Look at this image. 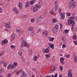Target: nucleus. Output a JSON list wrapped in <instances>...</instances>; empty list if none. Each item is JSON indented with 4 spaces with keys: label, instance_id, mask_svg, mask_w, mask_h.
Wrapping results in <instances>:
<instances>
[{
    "label": "nucleus",
    "instance_id": "obj_17",
    "mask_svg": "<svg viewBox=\"0 0 77 77\" xmlns=\"http://www.w3.org/2000/svg\"><path fill=\"white\" fill-rule=\"evenodd\" d=\"M23 74L20 75V77H26V73L24 72H23Z\"/></svg>",
    "mask_w": 77,
    "mask_h": 77
},
{
    "label": "nucleus",
    "instance_id": "obj_54",
    "mask_svg": "<svg viewBox=\"0 0 77 77\" xmlns=\"http://www.w3.org/2000/svg\"><path fill=\"white\" fill-rule=\"evenodd\" d=\"M5 53V51H3L2 52H1V54H3V53Z\"/></svg>",
    "mask_w": 77,
    "mask_h": 77
},
{
    "label": "nucleus",
    "instance_id": "obj_34",
    "mask_svg": "<svg viewBox=\"0 0 77 77\" xmlns=\"http://www.w3.org/2000/svg\"><path fill=\"white\" fill-rule=\"evenodd\" d=\"M33 60H34L35 61H36V60H37V57H35L33 58Z\"/></svg>",
    "mask_w": 77,
    "mask_h": 77
},
{
    "label": "nucleus",
    "instance_id": "obj_25",
    "mask_svg": "<svg viewBox=\"0 0 77 77\" xmlns=\"http://www.w3.org/2000/svg\"><path fill=\"white\" fill-rule=\"evenodd\" d=\"M0 72L1 73H3L4 72V71L3 70V69L1 68L0 69Z\"/></svg>",
    "mask_w": 77,
    "mask_h": 77
},
{
    "label": "nucleus",
    "instance_id": "obj_10",
    "mask_svg": "<svg viewBox=\"0 0 77 77\" xmlns=\"http://www.w3.org/2000/svg\"><path fill=\"white\" fill-rule=\"evenodd\" d=\"M42 17L41 16H40L37 19V22L38 23H41L42 21Z\"/></svg>",
    "mask_w": 77,
    "mask_h": 77
},
{
    "label": "nucleus",
    "instance_id": "obj_37",
    "mask_svg": "<svg viewBox=\"0 0 77 77\" xmlns=\"http://www.w3.org/2000/svg\"><path fill=\"white\" fill-rule=\"evenodd\" d=\"M60 30H62V24L61 23H60Z\"/></svg>",
    "mask_w": 77,
    "mask_h": 77
},
{
    "label": "nucleus",
    "instance_id": "obj_2",
    "mask_svg": "<svg viewBox=\"0 0 77 77\" xmlns=\"http://www.w3.org/2000/svg\"><path fill=\"white\" fill-rule=\"evenodd\" d=\"M68 22H66V25H70V24H75V22L74 20L69 19V18H68L67 20Z\"/></svg>",
    "mask_w": 77,
    "mask_h": 77
},
{
    "label": "nucleus",
    "instance_id": "obj_39",
    "mask_svg": "<svg viewBox=\"0 0 77 77\" xmlns=\"http://www.w3.org/2000/svg\"><path fill=\"white\" fill-rule=\"evenodd\" d=\"M64 60V58L63 57H61L60 58V61H63Z\"/></svg>",
    "mask_w": 77,
    "mask_h": 77
},
{
    "label": "nucleus",
    "instance_id": "obj_9",
    "mask_svg": "<svg viewBox=\"0 0 77 77\" xmlns=\"http://www.w3.org/2000/svg\"><path fill=\"white\" fill-rule=\"evenodd\" d=\"M73 57L74 59V61L75 62H77V57L75 54H73Z\"/></svg>",
    "mask_w": 77,
    "mask_h": 77
},
{
    "label": "nucleus",
    "instance_id": "obj_30",
    "mask_svg": "<svg viewBox=\"0 0 77 77\" xmlns=\"http://www.w3.org/2000/svg\"><path fill=\"white\" fill-rule=\"evenodd\" d=\"M3 66L5 67H6L7 66V63L6 62H5V63L3 64Z\"/></svg>",
    "mask_w": 77,
    "mask_h": 77
},
{
    "label": "nucleus",
    "instance_id": "obj_24",
    "mask_svg": "<svg viewBox=\"0 0 77 77\" xmlns=\"http://www.w3.org/2000/svg\"><path fill=\"white\" fill-rule=\"evenodd\" d=\"M52 22L53 23H56L57 22V20L56 19H52Z\"/></svg>",
    "mask_w": 77,
    "mask_h": 77
},
{
    "label": "nucleus",
    "instance_id": "obj_19",
    "mask_svg": "<svg viewBox=\"0 0 77 77\" xmlns=\"http://www.w3.org/2000/svg\"><path fill=\"white\" fill-rule=\"evenodd\" d=\"M18 5L19 7V8H22V7H23V4H22V3L20 2H19Z\"/></svg>",
    "mask_w": 77,
    "mask_h": 77
},
{
    "label": "nucleus",
    "instance_id": "obj_23",
    "mask_svg": "<svg viewBox=\"0 0 77 77\" xmlns=\"http://www.w3.org/2000/svg\"><path fill=\"white\" fill-rule=\"evenodd\" d=\"M49 51V49L48 48H46L45 50V53H48Z\"/></svg>",
    "mask_w": 77,
    "mask_h": 77
},
{
    "label": "nucleus",
    "instance_id": "obj_35",
    "mask_svg": "<svg viewBox=\"0 0 77 77\" xmlns=\"http://www.w3.org/2000/svg\"><path fill=\"white\" fill-rule=\"evenodd\" d=\"M18 54H19V55H22V52L20 51H18Z\"/></svg>",
    "mask_w": 77,
    "mask_h": 77
},
{
    "label": "nucleus",
    "instance_id": "obj_43",
    "mask_svg": "<svg viewBox=\"0 0 77 77\" xmlns=\"http://www.w3.org/2000/svg\"><path fill=\"white\" fill-rule=\"evenodd\" d=\"M34 2L33 1H31L30 2V4L31 5H33Z\"/></svg>",
    "mask_w": 77,
    "mask_h": 77
},
{
    "label": "nucleus",
    "instance_id": "obj_38",
    "mask_svg": "<svg viewBox=\"0 0 77 77\" xmlns=\"http://www.w3.org/2000/svg\"><path fill=\"white\" fill-rule=\"evenodd\" d=\"M16 30V32L17 33H18V32H19V33H20V30L19 29H17Z\"/></svg>",
    "mask_w": 77,
    "mask_h": 77
},
{
    "label": "nucleus",
    "instance_id": "obj_14",
    "mask_svg": "<svg viewBox=\"0 0 77 77\" xmlns=\"http://www.w3.org/2000/svg\"><path fill=\"white\" fill-rule=\"evenodd\" d=\"M11 41H13L15 38L14 35L13 34V35H11Z\"/></svg>",
    "mask_w": 77,
    "mask_h": 77
},
{
    "label": "nucleus",
    "instance_id": "obj_27",
    "mask_svg": "<svg viewBox=\"0 0 77 77\" xmlns=\"http://www.w3.org/2000/svg\"><path fill=\"white\" fill-rule=\"evenodd\" d=\"M45 56H46L47 58H48V57H50V54H46L45 55Z\"/></svg>",
    "mask_w": 77,
    "mask_h": 77
},
{
    "label": "nucleus",
    "instance_id": "obj_49",
    "mask_svg": "<svg viewBox=\"0 0 77 77\" xmlns=\"http://www.w3.org/2000/svg\"><path fill=\"white\" fill-rule=\"evenodd\" d=\"M74 44L75 45H77V41H74Z\"/></svg>",
    "mask_w": 77,
    "mask_h": 77
},
{
    "label": "nucleus",
    "instance_id": "obj_48",
    "mask_svg": "<svg viewBox=\"0 0 77 77\" xmlns=\"http://www.w3.org/2000/svg\"><path fill=\"white\" fill-rule=\"evenodd\" d=\"M55 28L56 29H57L59 28V26H58V25H56L55 26Z\"/></svg>",
    "mask_w": 77,
    "mask_h": 77
},
{
    "label": "nucleus",
    "instance_id": "obj_31",
    "mask_svg": "<svg viewBox=\"0 0 77 77\" xmlns=\"http://www.w3.org/2000/svg\"><path fill=\"white\" fill-rule=\"evenodd\" d=\"M60 69L61 71V72H62V70L63 69V67L62 66H60Z\"/></svg>",
    "mask_w": 77,
    "mask_h": 77
},
{
    "label": "nucleus",
    "instance_id": "obj_42",
    "mask_svg": "<svg viewBox=\"0 0 77 77\" xmlns=\"http://www.w3.org/2000/svg\"><path fill=\"white\" fill-rule=\"evenodd\" d=\"M34 8H38V5H35Z\"/></svg>",
    "mask_w": 77,
    "mask_h": 77
},
{
    "label": "nucleus",
    "instance_id": "obj_1",
    "mask_svg": "<svg viewBox=\"0 0 77 77\" xmlns=\"http://www.w3.org/2000/svg\"><path fill=\"white\" fill-rule=\"evenodd\" d=\"M74 0H71V1L69 3V4L68 8L70 9H74L75 8V6H76V4L75 2L73 1Z\"/></svg>",
    "mask_w": 77,
    "mask_h": 77
},
{
    "label": "nucleus",
    "instance_id": "obj_3",
    "mask_svg": "<svg viewBox=\"0 0 77 77\" xmlns=\"http://www.w3.org/2000/svg\"><path fill=\"white\" fill-rule=\"evenodd\" d=\"M22 43L20 45V47H23V46H24L25 47L29 48V47H30V45L27 44L26 42H22Z\"/></svg>",
    "mask_w": 77,
    "mask_h": 77
},
{
    "label": "nucleus",
    "instance_id": "obj_7",
    "mask_svg": "<svg viewBox=\"0 0 77 77\" xmlns=\"http://www.w3.org/2000/svg\"><path fill=\"white\" fill-rule=\"evenodd\" d=\"M69 18L73 20H75V14L74 13H72V17H69Z\"/></svg>",
    "mask_w": 77,
    "mask_h": 77
},
{
    "label": "nucleus",
    "instance_id": "obj_61",
    "mask_svg": "<svg viewBox=\"0 0 77 77\" xmlns=\"http://www.w3.org/2000/svg\"><path fill=\"white\" fill-rule=\"evenodd\" d=\"M58 11H62V9L61 8L60 9H59Z\"/></svg>",
    "mask_w": 77,
    "mask_h": 77
},
{
    "label": "nucleus",
    "instance_id": "obj_8",
    "mask_svg": "<svg viewBox=\"0 0 77 77\" xmlns=\"http://www.w3.org/2000/svg\"><path fill=\"white\" fill-rule=\"evenodd\" d=\"M8 41V40L7 39H5L4 40H3L2 41V45H4L5 44H7Z\"/></svg>",
    "mask_w": 77,
    "mask_h": 77
},
{
    "label": "nucleus",
    "instance_id": "obj_47",
    "mask_svg": "<svg viewBox=\"0 0 77 77\" xmlns=\"http://www.w3.org/2000/svg\"><path fill=\"white\" fill-rule=\"evenodd\" d=\"M11 48H15V46L14 45H11Z\"/></svg>",
    "mask_w": 77,
    "mask_h": 77
},
{
    "label": "nucleus",
    "instance_id": "obj_57",
    "mask_svg": "<svg viewBox=\"0 0 77 77\" xmlns=\"http://www.w3.org/2000/svg\"><path fill=\"white\" fill-rule=\"evenodd\" d=\"M60 63H61L62 64H63V61H60Z\"/></svg>",
    "mask_w": 77,
    "mask_h": 77
},
{
    "label": "nucleus",
    "instance_id": "obj_6",
    "mask_svg": "<svg viewBox=\"0 0 77 77\" xmlns=\"http://www.w3.org/2000/svg\"><path fill=\"white\" fill-rule=\"evenodd\" d=\"M14 66H13V65L12 64H10L8 66L7 68L8 69H10L12 70L14 68Z\"/></svg>",
    "mask_w": 77,
    "mask_h": 77
},
{
    "label": "nucleus",
    "instance_id": "obj_13",
    "mask_svg": "<svg viewBox=\"0 0 77 77\" xmlns=\"http://www.w3.org/2000/svg\"><path fill=\"white\" fill-rule=\"evenodd\" d=\"M13 11H14V12L16 14H18L19 12V11L17 9V8H13Z\"/></svg>",
    "mask_w": 77,
    "mask_h": 77
},
{
    "label": "nucleus",
    "instance_id": "obj_20",
    "mask_svg": "<svg viewBox=\"0 0 77 77\" xmlns=\"http://www.w3.org/2000/svg\"><path fill=\"white\" fill-rule=\"evenodd\" d=\"M72 73H71V71L70 70H69L68 71V76H69L70 75H71Z\"/></svg>",
    "mask_w": 77,
    "mask_h": 77
},
{
    "label": "nucleus",
    "instance_id": "obj_55",
    "mask_svg": "<svg viewBox=\"0 0 77 77\" xmlns=\"http://www.w3.org/2000/svg\"><path fill=\"white\" fill-rule=\"evenodd\" d=\"M2 12V8H0V13Z\"/></svg>",
    "mask_w": 77,
    "mask_h": 77
},
{
    "label": "nucleus",
    "instance_id": "obj_32",
    "mask_svg": "<svg viewBox=\"0 0 77 77\" xmlns=\"http://www.w3.org/2000/svg\"><path fill=\"white\" fill-rule=\"evenodd\" d=\"M21 42H25V41L24 40V38H21Z\"/></svg>",
    "mask_w": 77,
    "mask_h": 77
},
{
    "label": "nucleus",
    "instance_id": "obj_50",
    "mask_svg": "<svg viewBox=\"0 0 77 77\" xmlns=\"http://www.w3.org/2000/svg\"><path fill=\"white\" fill-rule=\"evenodd\" d=\"M20 74V72L19 71H17V72H16V74L17 75H18Z\"/></svg>",
    "mask_w": 77,
    "mask_h": 77
},
{
    "label": "nucleus",
    "instance_id": "obj_15",
    "mask_svg": "<svg viewBox=\"0 0 77 77\" xmlns=\"http://www.w3.org/2000/svg\"><path fill=\"white\" fill-rule=\"evenodd\" d=\"M51 71H55V67L54 66H52V67H51Z\"/></svg>",
    "mask_w": 77,
    "mask_h": 77
},
{
    "label": "nucleus",
    "instance_id": "obj_16",
    "mask_svg": "<svg viewBox=\"0 0 77 77\" xmlns=\"http://www.w3.org/2000/svg\"><path fill=\"white\" fill-rule=\"evenodd\" d=\"M13 66H14V68L16 67V66H18V63H17L16 62H14V63L13 65Z\"/></svg>",
    "mask_w": 77,
    "mask_h": 77
},
{
    "label": "nucleus",
    "instance_id": "obj_33",
    "mask_svg": "<svg viewBox=\"0 0 77 77\" xmlns=\"http://www.w3.org/2000/svg\"><path fill=\"white\" fill-rule=\"evenodd\" d=\"M39 2H39V4H40V5H42V3H43L42 0H40Z\"/></svg>",
    "mask_w": 77,
    "mask_h": 77
},
{
    "label": "nucleus",
    "instance_id": "obj_22",
    "mask_svg": "<svg viewBox=\"0 0 77 77\" xmlns=\"http://www.w3.org/2000/svg\"><path fill=\"white\" fill-rule=\"evenodd\" d=\"M30 6V4L29 3L27 2L26 4L25 5V7L27 8V7H29Z\"/></svg>",
    "mask_w": 77,
    "mask_h": 77
},
{
    "label": "nucleus",
    "instance_id": "obj_36",
    "mask_svg": "<svg viewBox=\"0 0 77 77\" xmlns=\"http://www.w3.org/2000/svg\"><path fill=\"white\" fill-rule=\"evenodd\" d=\"M66 14L67 16H68V17H69L70 16V15H71V14H70V13H67Z\"/></svg>",
    "mask_w": 77,
    "mask_h": 77
},
{
    "label": "nucleus",
    "instance_id": "obj_52",
    "mask_svg": "<svg viewBox=\"0 0 77 77\" xmlns=\"http://www.w3.org/2000/svg\"><path fill=\"white\" fill-rule=\"evenodd\" d=\"M1 63H2V64H4V63H5V61H1Z\"/></svg>",
    "mask_w": 77,
    "mask_h": 77
},
{
    "label": "nucleus",
    "instance_id": "obj_40",
    "mask_svg": "<svg viewBox=\"0 0 77 77\" xmlns=\"http://www.w3.org/2000/svg\"><path fill=\"white\" fill-rule=\"evenodd\" d=\"M12 76V73H9L8 74L7 77H10V76Z\"/></svg>",
    "mask_w": 77,
    "mask_h": 77
},
{
    "label": "nucleus",
    "instance_id": "obj_12",
    "mask_svg": "<svg viewBox=\"0 0 77 77\" xmlns=\"http://www.w3.org/2000/svg\"><path fill=\"white\" fill-rule=\"evenodd\" d=\"M4 24L7 28H11V26H10L9 24H7L6 23H4Z\"/></svg>",
    "mask_w": 77,
    "mask_h": 77
},
{
    "label": "nucleus",
    "instance_id": "obj_29",
    "mask_svg": "<svg viewBox=\"0 0 77 77\" xmlns=\"http://www.w3.org/2000/svg\"><path fill=\"white\" fill-rule=\"evenodd\" d=\"M74 26V24L72 25V27L71 28V30H72V32H73V31L74 30V26Z\"/></svg>",
    "mask_w": 77,
    "mask_h": 77
},
{
    "label": "nucleus",
    "instance_id": "obj_64",
    "mask_svg": "<svg viewBox=\"0 0 77 77\" xmlns=\"http://www.w3.org/2000/svg\"><path fill=\"white\" fill-rule=\"evenodd\" d=\"M51 76H46L45 77H51Z\"/></svg>",
    "mask_w": 77,
    "mask_h": 77
},
{
    "label": "nucleus",
    "instance_id": "obj_56",
    "mask_svg": "<svg viewBox=\"0 0 77 77\" xmlns=\"http://www.w3.org/2000/svg\"><path fill=\"white\" fill-rule=\"evenodd\" d=\"M41 8V6L40 5H38V8Z\"/></svg>",
    "mask_w": 77,
    "mask_h": 77
},
{
    "label": "nucleus",
    "instance_id": "obj_45",
    "mask_svg": "<svg viewBox=\"0 0 77 77\" xmlns=\"http://www.w3.org/2000/svg\"><path fill=\"white\" fill-rule=\"evenodd\" d=\"M35 21V19H31V23H33Z\"/></svg>",
    "mask_w": 77,
    "mask_h": 77
},
{
    "label": "nucleus",
    "instance_id": "obj_46",
    "mask_svg": "<svg viewBox=\"0 0 77 77\" xmlns=\"http://www.w3.org/2000/svg\"><path fill=\"white\" fill-rule=\"evenodd\" d=\"M65 33H67L68 32H69V30L68 29H65Z\"/></svg>",
    "mask_w": 77,
    "mask_h": 77
},
{
    "label": "nucleus",
    "instance_id": "obj_26",
    "mask_svg": "<svg viewBox=\"0 0 77 77\" xmlns=\"http://www.w3.org/2000/svg\"><path fill=\"white\" fill-rule=\"evenodd\" d=\"M64 57H67V58H69V57H70V55L69 54L67 55H65L64 56Z\"/></svg>",
    "mask_w": 77,
    "mask_h": 77
},
{
    "label": "nucleus",
    "instance_id": "obj_53",
    "mask_svg": "<svg viewBox=\"0 0 77 77\" xmlns=\"http://www.w3.org/2000/svg\"><path fill=\"white\" fill-rule=\"evenodd\" d=\"M32 70H33V71H36V68H34L32 69Z\"/></svg>",
    "mask_w": 77,
    "mask_h": 77
},
{
    "label": "nucleus",
    "instance_id": "obj_62",
    "mask_svg": "<svg viewBox=\"0 0 77 77\" xmlns=\"http://www.w3.org/2000/svg\"><path fill=\"white\" fill-rule=\"evenodd\" d=\"M58 8V6H57V5L55 6V8Z\"/></svg>",
    "mask_w": 77,
    "mask_h": 77
},
{
    "label": "nucleus",
    "instance_id": "obj_63",
    "mask_svg": "<svg viewBox=\"0 0 77 77\" xmlns=\"http://www.w3.org/2000/svg\"><path fill=\"white\" fill-rule=\"evenodd\" d=\"M69 77H72V74H71V75H70L69 76Z\"/></svg>",
    "mask_w": 77,
    "mask_h": 77
},
{
    "label": "nucleus",
    "instance_id": "obj_5",
    "mask_svg": "<svg viewBox=\"0 0 77 77\" xmlns=\"http://www.w3.org/2000/svg\"><path fill=\"white\" fill-rule=\"evenodd\" d=\"M58 13L60 14V15H61V19H65V13H61V11H58ZM60 13L61 14H60Z\"/></svg>",
    "mask_w": 77,
    "mask_h": 77
},
{
    "label": "nucleus",
    "instance_id": "obj_18",
    "mask_svg": "<svg viewBox=\"0 0 77 77\" xmlns=\"http://www.w3.org/2000/svg\"><path fill=\"white\" fill-rule=\"evenodd\" d=\"M32 9H33V12H36L38 11V8H35L34 7Z\"/></svg>",
    "mask_w": 77,
    "mask_h": 77
},
{
    "label": "nucleus",
    "instance_id": "obj_21",
    "mask_svg": "<svg viewBox=\"0 0 77 77\" xmlns=\"http://www.w3.org/2000/svg\"><path fill=\"white\" fill-rule=\"evenodd\" d=\"M54 38L50 37V38L49 39V41H52V42H53V41L54 40Z\"/></svg>",
    "mask_w": 77,
    "mask_h": 77
},
{
    "label": "nucleus",
    "instance_id": "obj_4",
    "mask_svg": "<svg viewBox=\"0 0 77 77\" xmlns=\"http://www.w3.org/2000/svg\"><path fill=\"white\" fill-rule=\"evenodd\" d=\"M29 32H31V36H33V33H34V28L33 27H30L28 29Z\"/></svg>",
    "mask_w": 77,
    "mask_h": 77
},
{
    "label": "nucleus",
    "instance_id": "obj_11",
    "mask_svg": "<svg viewBox=\"0 0 77 77\" xmlns=\"http://www.w3.org/2000/svg\"><path fill=\"white\" fill-rule=\"evenodd\" d=\"M62 40L64 42H65V43L66 42V38H65V37L64 36H63L62 37Z\"/></svg>",
    "mask_w": 77,
    "mask_h": 77
},
{
    "label": "nucleus",
    "instance_id": "obj_28",
    "mask_svg": "<svg viewBox=\"0 0 77 77\" xmlns=\"http://www.w3.org/2000/svg\"><path fill=\"white\" fill-rule=\"evenodd\" d=\"M52 49H54V44H52L50 46Z\"/></svg>",
    "mask_w": 77,
    "mask_h": 77
},
{
    "label": "nucleus",
    "instance_id": "obj_58",
    "mask_svg": "<svg viewBox=\"0 0 77 77\" xmlns=\"http://www.w3.org/2000/svg\"><path fill=\"white\" fill-rule=\"evenodd\" d=\"M40 57V55L39 54H38L37 56L36 57L37 58H38L39 57Z\"/></svg>",
    "mask_w": 77,
    "mask_h": 77
},
{
    "label": "nucleus",
    "instance_id": "obj_41",
    "mask_svg": "<svg viewBox=\"0 0 77 77\" xmlns=\"http://www.w3.org/2000/svg\"><path fill=\"white\" fill-rule=\"evenodd\" d=\"M73 38L74 39H77V36L76 35H74L73 36Z\"/></svg>",
    "mask_w": 77,
    "mask_h": 77
},
{
    "label": "nucleus",
    "instance_id": "obj_59",
    "mask_svg": "<svg viewBox=\"0 0 77 77\" xmlns=\"http://www.w3.org/2000/svg\"><path fill=\"white\" fill-rule=\"evenodd\" d=\"M57 74H56L54 76V77H57Z\"/></svg>",
    "mask_w": 77,
    "mask_h": 77
},
{
    "label": "nucleus",
    "instance_id": "obj_60",
    "mask_svg": "<svg viewBox=\"0 0 77 77\" xmlns=\"http://www.w3.org/2000/svg\"><path fill=\"white\" fill-rule=\"evenodd\" d=\"M41 30V29H39L38 31V32H39Z\"/></svg>",
    "mask_w": 77,
    "mask_h": 77
},
{
    "label": "nucleus",
    "instance_id": "obj_44",
    "mask_svg": "<svg viewBox=\"0 0 77 77\" xmlns=\"http://www.w3.org/2000/svg\"><path fill=\"white\" fill-rule=\"evenodd\" d=\"M65 47H66V45H65V44H63L62 46V47L63 48H65Z\"/></svg>",
    "mask_w": 77,
    "mask_h": 77
},
{
    "label": "nucleus",
    "instance_id": "obj_51",
    "mask_svg": "<svg viewBox=\"0 0 77 77\" xmlns=\"http://www.w3.org/2000/svg\"><path fill=\"white\" fill-rule=\"evenodd\" d=\"M53 12H54L53 10H51L50 11V13H51V14H53Z\"/></svg>",
    "mask_w": 77,
    "mask_h": 77
}]
</instances>
